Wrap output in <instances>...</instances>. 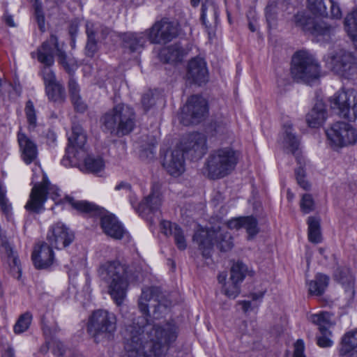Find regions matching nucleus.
Wrapping results in <instances>:
<instances>
[{"label": "nucleus", "mask_w": 357, "mask_h": 357, "mask_svg": "<svg viewBox=\"0 0 357 357\" xmlns=\"http://www.w3.org/2000/svg\"><path fill=\"white\" fill-rule=\"evenodd\" d=\"M178 328L174 321L146 324L125 345L128 357H165L176 342Z\"/></svg>", "instance_id": "1"}, {"label": "nucleus", "mask_w": 357, "mask_h": 357, "mask_svg": "<svg viewBox=\"0 0 357 357\" xmlns=\"http://www.w3.org/2000/svg\"><path fill=\"white\" fill-rule=\"evenodd\" d=\"M239 229L242 228V217L233 218L221 227L215 225L210 229H199L195 231L192 240L198 245L204 257L208 259L211 256L213 245L215 244L221 251H228L233 247L231 234L225 228Z\"/></svg>", "instance_id": "2"}, {"label": "nucleus", "mask_w": 357, "mask_h": 357, "mask_svg": "<svg viewBox=\"0 0 357 357\" xmlns=\"http://www.w3.org/2000/svg\"><path fill=\"white\" fill-rule=\"evenodd\" d=\"M240 157V152L231 146L211 151L205 164L208 177L215 180L229 175L235 169Z\"/></svg>", "instance_id": "3"}, {"label": "nucleus", "mask_w": 357, "mask_h": 357, "mask_svg": "<svg viewBox=\"0 0 357 357\" xmlns=\"http://www.w3.org/2000/svg\"><path fill=\"white\" fill-rule=\"evenodd\" d=\"M49 196L56 204L61 200V190L59 188L52 185L47 176L43 175V181L36 183L31 189L29 199L24 208L31 213H39L45 210L44 204Z\"/></svg>", "instance_id": "4"}, {"label": "nucleus", "mask_w": 357, "mask_h": 357, "mask_svg": "<svg viewBox=\"0 0 357 357\" xmlns=\"http://www.w3.org/2000/svg\"><path fill=\"white\" fill-rule=\"evenodd\" d=\"M291 73L297 82L311 83L319 79L320 66L314 58L308 52H296L291 61Z\"/></svg>", "instance_id": "5"}, {"label": "nucleus", "mask_w": 357, "mask_h": 357, "mask_svg": "<svg viewBox=\"0 0 357 357\" xmlns=\"http://www.w3.org/2000/svg\"><path fill=\"white\" fill-rule=\"evenodd\" d=\"M86 142V135L82 127L74 125L72 127V134L68 137V146L61 164L65 167L76 166L83 159L86 154L84 146Z\"/></svg>", "instance_id": "6"}, {"label": "nucleus", "mask_w": 357, "mask_h": 357, "mask_svg": "<svg viewBox=\"0 0 357 357\" xmlns=\"http://www.w3.org/2000/svg\"><path fill=\"white\" fill-rule=\"evenodd\" d=\"M331 107L338 110L340 117L349 121H355L357 118V92L354 89L337 91L329 99Z\"/></svg>", "instance_id": "7"}, {"label": "nucleus", "mask_w": 357, "mask_h": 357, "mask_svg": "<svg viewBox=\"0 0 357 357\" xmlns=\"http://www.w3.org/2000/svg\"><path fill=\"white\" fill-rule=\"evenodd\" d=\"M178 24L167 17L155 21L151 28L146 30L150 43L159 45L171 42L178 36Z\"/></svg>", "instance_id": "8"}, {"label": "nucleus", "mask_w": 357, "mask_h": 357, "mask_svg": "<svg viewBox=\"0 0 357 357\" xmlns=\"http://www.w3.org/2000/svg\"><path fill=\"white\" fill-rule=\"evenodd\" d=\"M329 145L335 150L355 144L356 130L349 123L337 122L326 131Z\"/></svg>", "instance_id": "9"}, {"label": "nucleus", "mask_w": 357, "mask_h": 357, "mask_svg": "<svg viewBox=\"0 0 357 357\" xmlns=\"http://www.w3.org/2000/svg\"><path fill=\"white\" fill-rule=\"evenodd\" d=\"M326 64L332 71L342 77H349L357 73V58L344 50L328 56Z\"/></svg>", "instance_id": "10"}, {"label": "nucleus", "mask_w": 357, "mask_h": 357, "mask_svg": "<svg viewBox=\"0 0 357 357\" xmlns=\"http://www.w3.org/2000/svg\"><path fill=\"white\" fill-rule=\"evenodd\" d=\"M296 26L303 31L311 33L314 37H322L324 40H328L334 35L335 29L323 21L314 22V19L304 15L297 13L294 17Z\"/></svg>", "instance_id": "11"}, {"label": "nucleus", "mask_w": 357, "mask_h": 357, "mask_svg": "<svg viewBox=\"0 0 357 357\" xmlns=\"http://www.w3.org/2000/svg\"><path fill=\"white\" fill-rule=\"evenodd\" d=\"M110 327L109 312L104 310H98L89 318L87 332L96 342H98L100 338L109 337Z\"/></svg>", "instance_id": "12"}, {"label": "nucleus", "mask_w": 357, "mask_h": 357, "mask_svg": "<svg viewBox=\"0 0 357 357\" xmlns=\"http://www.w3.org/2000/svg\"><path fill=\"white\" fill-rule=\"evenodd\" d=\"M160 294V289L155 287H146L142 289L138 305L144 315L149 317V308H153V317L158 319L160 314L166 310V306L162 305L159 301Z\"/></svg>", "instance_id": "13"}, {"label": "nucleus", "mask_w": 357, "mask_h": 357, "mask_svg": "<svg viewBox=\"0 0 357 357\" xmlns=\"http://www.w3.org/2000/svg\"><path fill=\"white\" fill-rule=\"evenodd\" d=\"M129 275L126 264L120 261H113V300L119 306L126 297Z\"/></svg>", "instance_id": "14"}, {"label": "nucleus", "mask_w": 357, "mask_h": 357, "mask_svg": "<svg viewBox=\"0 0 357 357\" xmlns=\"http://www.w3.org/2000/svg\"><path fill=\"white\" fill-rule=\"evenodd\" d=\"M135 120L134 109L129 105L119 103L113 107V122L117 124L118 136L129 134L135 128Z\"/></svg>", "instance_id": "15"}, {"label": "nucleus", "mask_w": 357, "mask_h": 357, "mask_svg": "<svg viewBox=\"0 0 357 357\" xmlns=\"http://www.w3.org/2000/svg\"><path fill=\"white\" fill-rule=\"evenodd\" d=\"M66 200L76 210L93 215L100 217V225L104 233L112 236V217L106 215L103 208L86 201H76L73 197H66Z\"/></svg>", "instance_id": "16"}, {"label": "nucleus", "mask_w": 357, "mask_h": 357, "mask_svg": "<svg viewBox=\"0 0 357 357\" xmlns=\"http://www.w3.org/2000/svg\"><path fill=\"white\" fill-rule=\"evenodd\" d=\"M207 139L205 135L192 132L185 137L181 142L179 148L191 159H200L206 153Z\"/></svg>", "instance_id": "17"}, {"label": "nucleus", "mask_w": 357, "mask_h": 357, "mask_svg": "<svg viewBox=\"0 0 357 357\" xmlns=\"http://www.w3.org/2000/svg\"><path fill=\"white\" fill-rule=\"evenodd\" d=\"M73 232L61 222L52 225L47 234V241L56 249L68 246L74 240Z\"/></svg>", "instance_id": "18"}, {"label": "nucleus", "mask_w": 357, "mask_h": 357, "mask_svg": "<svg viewBox=\"0 0 357 357\" xmlns=\"http://www.w3.org/2000/svg\"><path fill=\"white\" fill-rule=\"evenodd\" d=\"M59 50H62L59 45L57 37L51 34L50 38L39 46L36 52L31 53L32 58H36L43 66H53L54 63V51L59 57Z\"/></svg>", "instance_id": "19"}, {"label": "nucleus", "mask_w": 357, "mask_h": 357, "mask_svg": "<svg viewBox=\"0 0 357 357\" xmlns=\"http://www.w3.org/2000/svg\"><path fill=\"white\" fill-rule=\"evenodd\" d=\"M162 165L169 174L180 176L185 170L184 153L179 147L175 148L165 155Z\"/></svg>", "instance_id": "20"}, {"label": "nucleus", "mask_w": 357, "mask_h": 357, "mask_svg": "<svg viewBox=\"0 0 357 357\" xmlns=\"http://www.w3.org/2000/svg\"><path fill=\"white\" fill-rule=\"evenodd\" d=\"M34 266L38 269L46 268L53 264L54 254L52 246L47 242L37 244L31 256Z\"/></svg>", "instance_id": "21"}, {"label": "nucleus", "mask_w": 357, "mask_h": 357, "mask_svg": "<svg viewBox=\"0 0 357 357\" xmlns=\"http://www.w3.org/2000/svg\"><path fill=\"white\" fill-rule=\"evenodd\" d=\"M184 112L191 117L192 123H198L208 112L207 102L200 96H192L184 107Z\"/></svg>", "instance_id": "22"}, {"label": "nucleus", "mask_w": 357, "mask_h": 357, "mask_svg": "<svg viewBox=\"0 0 357 357\" xmlns=\"http://www.w3.org/2000/svg\"><path fill=\"white\" fill-rule=\"evenodd\" d=\"M17 142L23 161L29 165L34 162L38 155V149L36 143L31 139L20 128L17 133Z\"/></svg>", "instance_id": "23"}, {"label": "nucleus", "mask_w": 357, "mask_h": 357, "mask_svg": "<svg viewBox=\"0 0 357 357\" xmlns=\"http://www.w3.org/2000/svg\"><path fill=\"white\" fill-rule=\"evenodd\" d=\"M187 77L199 85L205 83L208 80V69L205 61L200 57L192 59L188 63Z\"/></svg>", "instance_id": "24"}, {"label": "nucleus", "mask_w": 357, "mask_h": 357, "mask_svg": "<svg viewBox=\"0 0 357 357\" xmlns=\"http://www.w3.org/2000/svg\"><path fill=\"white\" fill-rule=\"evenodd\" d=\"M333 277L344 287L345 298L348 301H351L355 294L354 279L349 268L344 266H338L334 271Z\"/></svg>", "instance_id": "25"}, {"label": "nucleus", "mask_w": 357, "mask_h": 357, "mask_svg": "<svg viewBox=\"0 0 357 357\" xmlns=\"http://www.w3.org/2000/svg\"><path fill=\"white\" fill-rule=\"evenodd\" d=\"M122 45L130 52L141 51L146 42V31L140 33H124L120 36Z\"/></svg>", "instance_id": "26"}, {"label": "nucleus", "mask_w": 357, "mask_h": 357, "mask_svg": "<svg viewBox=\"0 0 357 357\" xmlns=\"http://www.w3.org/2000/svg\"><path fill=\"white\" fill-rule=\"evenodd\" d=\"M326 119V109L322 101H317L306 116V121L310 127L317 128Z\"/></svg>", "instance_id": "27"}, {"label": "nucleus", "mask_w": 357, "mask_h": 357, "mask_svg": "<svg viewBox=\"0 0 357 357\" xmlns=\"http://www.w3.org/2000/svg\"><path fill=\"white\" fill-rule=\"evenodd\" d=\"M357 348V329L347 332L341 337L337 349L340 357H344Z\"/></svg>", "instance_id": "28"}, {"label": "nucleus", "mask_w": 357, "mask_h": 357, "mask_svg": "<svg viewBox=\"0 0 357 357\" xmlns=\"http://www.w3.org/2000/svg\"><path fill=\"white\" fill-rule=\"evenodd\" d=\"M97 27L91 22L86 23V34L87 40L84 48V54L86 56L92 58L98 51L96 40Z\"/></svg>", "instance_id": "29"}, {"label": "nucleus", "mask_w": 357, "mask_h": 357, "mask_svg": "<svg viewBox=\"0 0 357 357\" xmlns=\"http://www.w3.org/2000/svg\"><path fill=\"white\" fill-rule=\"evenodd\" d=\"M161 204L162 199L160 191L158 189H153L151 193L140 203L139 208L143 213H146V211L154 213L159 209Z\"/></svg>", "instance_id": "30"}, {"label": "nucleus", "mask_w": 357, "mask_h": 357, "mask_svg": "<svg viewBox=\"0 0 357 357\" xmlns=\"http://www.w3.org/2000/svg\"><path fill=\"white\" fill-rule=\"evenodd\" d=\"M45 90L50 102L55 105H62L66 101V89L60 82L51 86H47Z\"/></svg>", "instance_id": "31"}, {"label": "nucleus", "mask_w": 357, "mask_h": 357, "mask_svg": "<svg viewBox=\"0 0 357 357\" xmlns=\"http://www.w3.org/2000/svg\"><path fill=\"white\" fill-rule=\"evenodd\" d=\"M329 283V278L326 275L317 273L314 280L307 282L308 293L310 295H322Z\"/></svg>", "instance_id": "32"}, {"label": "nucleus", "mask_w": 357, "mask_h": 357, "mask_svg": "<svg viewBox=\"0 0 357 357\" xmlns=\"http://www.w3.org/2000/svg\"><path fill=\"white\" fill-rule=\"evenodd\" d=\"M184 54V50L179 45L174 44L162 49L160 56L164 62L174 63L181 61Z\"/></svg>", "instance_id": "33"}, {"label": "nucleus", "mask_w": 357, "mask_h": 357, "mask_svg": "<svg viewBox=\"0 0 357 357\" xmlns=\"http://www.w3.org/2000/svg\"><path fill=\"white\" fill-rule=\"evenodd\" d=\"M165 99L162 94L157 90L149 91L142 97V105L147 112L156 105H163Z\"/></svg>", "instance_id": "34"}, {"label": "nucleus", "mask_w": 357, "mask_h": 357, "mask_svg": "<svg viewBox=\"0 0 357 357\" xmlns=\"http://www.w3.org/2000/svg\"><path fill=\"white\" fill-rule=\"evenodd\" d=\"M284 139L283 146L293 154L296 153L299 145V141L296 135L293 132V128L291 124L287 123L283 126Z\"/></svg>", "instance_id": "35"}, {"label": "nucleus", "mask_w": 357, "mask_h": 357, "mask_svg": "<svg viewBox=\"0 0 357 357\" xmlns=\"http://www.w3.org/2000/svg\"><path fill=\"white\" fill-rule=\"evenodd\" d=\"M98 275L102 284L107 288V293L112 296V262L102 263L98 269Z\"/></svg>", "instance_id": "36"}, {"label": "nucleus", "mask_w": 357, "mask_h": 357, "mask_svg": "<svg viewBox=\"0 0 357 357\" xmlns=\"http://www.w3.org/2000/svg\"><path fill=\"white\" fill-rule=\"evenodd\" d=\"M308 239L313 243H319L321 241L320 231V219L317 217L310 216L307 219Z\"/></svg>", "instance_id": "37"}, {"label": "nucleus", "mask_w": 357, "mask_h": 357, "mask_svg": "<svg viewBox=\"0 0 357 357\" xmlns=\"http://www.w3.org/2000/svg\"><path fill=\"white\" fill-rule=\"evenodd\" d=\"M247 275H253V272L249 271L246 265L243 262L237 261L231 268L229 280L235 281V282H242Z\"/></svg>", "instance_id": "38"}, {"label": "nucleus", "mask_w": 357, "mask_h": 357, "mask_svg": "<svg viewBox=\"0 0 357 357\" xmlns=\"http://www.w3.org/2000/svg\"><path fill=\"white\" fill-rule=\"evenodd\" d=\"M113 239L122 241L124 245L131 241L129 232L125 229L123 224L113 215Z\"/></svg>", "instance_id": "39"}, {"label": "nucleus", "mask_w": 357, "mask_h": 357, "mask_svg": "<svg viewBox=\"0 0 357 357\" xmlns=\"http://www.w3.org/2000/svg\"><path fill=\"white\" fill-rule=\"evenodd\" d=\"M311 321L319 326V331L328 330V327L334 324L331 321V314L328 312H321L310 316Z\"/></svg>", "instance_id": "40"}, {"label": "nucleus", "mask_w": 357, "mask_h": 357, "mask_svg": "<svg viewBox=\"0 0 357 357\" xmlns=\"http://www.w3.org/2000/svg\"><path fill=\"white\" fill-rule=\"evenodd\" d=\"M242 228L246 230L249 240L254 238L259 231L257 220L252 215L242 217Z\"/></svg>", "instance_id": "41"}, {"label": "nucleus", "mask_w": 357, "mask_h": 357, "mask_svg": "<svg viewBox=\"0 0 357 357\" xmlns=\"http://www.w3.org/2000/svg\"><path fill=\"white\" fill-rule=\"evenodd\" d=\"M346 31L353 40H357V9L348 14L344 20Z\"/></svg>", "instance_id": "42"}, {"label": "nucleus", "mask_w": 357, "mask_h": 357, "mask_svg": "<svg viewBox=\"0 0 357 357\" xmlns=\"http://www.w3.org/2000/svg\"><path fill=\"white\" fill-rule=\"evenodd\" d=\"M326 0H307V6L310 11L314 14L321 16H328V10L327 9Z\"/></svg>", "instance_id": "43"}, {"label": "nucleus", "mask_w": 357, "mask_h": 357, "mask_svg": "<svg viewBox=\"0 0 357 357\" xmlns=\"http://www.w3.org/2000/svg\"><path fill=\"white\" fill-rule=\"evenodd\" d=\"M105 167L104 161L101 158L88 156L84 159V167L86 171L92 173L100 172Z\"/></svg>", "instance_id": "44"}, {"label": "nucleus", "mask_w": 357, "mask_h": 357, "mask_svg": "<svg viewBox=\"0 0 357 357\" xmlns=\"http://www.w3.org/2000/svg\"><path fill=\"white\" fill-rule=\"evenodd\" d=\"M0 93L2 96L13 98L20 94V89L17 85H13L7 81L0 80Z\"/></svg>", "instance_id": "45"}, {"label": "nucleus", "mask_w": 357, "mask_h": 357, "mask_svg": "<svg viewBox=\"0 0 357 357\" xmlns=\"http://www.w3.org/2000/svg\"><path fill=\"white\" fill-rule=\"evenodd\" d=\"M25 114L29 130H33L37 126L36 112L31 100H28L25 106Z\"/></svg>", "instance_id": "46"}, {"label": "nucleus", "mask_w": 357, "mask_h": 357, "mask_svg": "<svg viewBox=\"0 0 357 357\" xmlns=\"http://www.w3.org/2000/svg\"><path fill=\"white\" fill-rule=\"evenodd\" d=\"M32 320V315L30 312H25L22 314L14 326V331L15 333H21L24 332L29 327Z\"/></svg>", "instance_id": "47"}, {"label": "nucleus", "mask_w": 357, "mask_h": 357, "mask_svg": "<svg viewBox=\"0 0 357 357\" xmlns=\"http://www.w3.org/2000/svg\"><path fill=\"white\" fill-rule=\"evenodd\" d=\"M0 209L7 217L12 214V204L6 197V190L0 183Z\"/></svg>", "instance_id": "48"}, {"label": "nucleus", "mask_w": 357, "mask_h": 357, "mask_svg": "<svg viewBox=\"0 0 357 357\" xmlns=\"http://www.w3.org/2000/svg\"><path fill=\"white\" fill-rule=\"evenodd\" d=\"M52 66H43L40 70L45 88L47 87V86H51L59 82L56 81L54 72L51 68Z\"/></svg>", "instance_id": "49"}, {"label": "nucleus", "mask_w": 357, "mask_h": 357, "mask_svg": "<svg viewBox=\"0 0 357 357\" xmlns=\"http://www.w3.org/2000/svg\"><path fill=\"white\" fill-rule=\"evenodd\" d=\"M58 62L69 74L73 73L77 68V65L73 61L67 59L66 54L63 50H59Z\"/></svg>", "instance_id": "50"}, {"label": "nucleus", "mask_w": 357, "mask_h": 357, "mask_svg": "<svg viewBox=\"0 0 357 357\" xmlns=\"http://www.w3.org/2000/svg\"><path fill=\"white\" fill-rule=\"evenodd\" d=\"M208 13L212 14L213 20L216 22L218 17V12L217 7L212 3L208 4V6L206 4L202 5L201 19L202 20L203 24H204L206 26H207L206 18L208 16Z\"/></svg>", "instance_id": "51"}, {"label": "nucleus", "mask_w": 357, "mask_h": 357, "mask_svg": "<svg viewBox=\"0 0 357 357\" xmlns=\"http://www.w3.org/2000/svg\"><path fill=\"white\" fill-rule=\"evenodd\" d=\"M321 335L317 337V344L319 347L323 348L331 347L333 344V341L331 337L332 333L329 330L320 331Z\"/></svg>", "instance_id": "52"}, {"label": "nucleus", "mask_w": 357, "mask_h": 357, "mask_svg": "<svg viewBox=\"0 0 357 357\" xmlns=\"http://www.w3.org/2000/svg\"><path fill=\"white\" fill-rule=\"evenodd\" d=\"M174 236V243L178 248V249L181 250H184L187 248V243L185 241V238L183 234V231L181 229V227H175L174 230V233L172 235Z\"/></svg>", "instance_id": "53"}, {"label": "nucleus", "mask_w": 357, "mask_h": 357, "mask_svg": "<svg viewBox=\"0 0 357 357\" xmlns=\"http://www.w3.org/2000/svg\"><path fill=\"white\" fill-rule=\"evenodd\" d=\"M300 206L305 213H309L314 209V202L311 195L305 194L301 200Z\"/></svg>", "instance_id": "54"}, {"label": "nucleus", "mask_w": 357, "mask_h": 357, "mask_svg": "<svg viewBox=\"0 0 357 357\" xmlns=\"http://www.w3.org/2000/svg\"><path fill=\"white\" fill-rule=\"evenodd\" d=\"M241 282H235V281H229L225 284L224 292L229 298H235L240 293Z\"/></svg>", "instance_id": "55"}, {"label": "nucleus", "mask_w": 357, "mask_h": 357, "mask_svg": "<svg viewBox=\"0 0 357 357\" xmlns=\"http://www.w3.org/2000/svg\"><path fill=\"white\" fill-rule=\"evenodd\" d=\"M296 178L298 184L304 190H308L310 188V184L305 180V170L299 167L295 170Z\"/></svg>", "instance_id": "56"}, {"label": "nucleus", "mask_w": 357, "mask_h": 357, "mask_svg": "<svg viewBox=\"0 0 357 357\" xmlns=\"http://www.w3.org/2000/svg\"><path fill=\"white\" fill-rule=\"evenodd\" d=\"M35 7V13L36 20L39 26V29L41 31H45V16L42 10L41 3H36L34 5Z\"/></svg>", "instance_id": "57"}, {"label": "nucleus", "mask_w": 357, "mask_h": 357, "mask_svg": "<svg viewBox=\"0 0 357 357\" xmlns=\"http://www.w3.org/2000/svg\"><path fill=\"white\" fill-rule=\"evenodd\" d=\"M328 2L327 8L329 7L331 17L336 19H340L342 17V13L339 6L333 1V0H326Z\"/></svg>", "instance_id": "58"}, {"label": "nucleus", "mask_w": 357, "mask_h": 357, "mask_svg": "<svg viewBox=\"0 0 357 357\" xmlns=\"http://www.w3.org/2000/svg\"><path fill=\"white\" fill-rule=\"evenodd\" d=\"M71 102L75 107V109L79 112H84L87 109V105L83 100L80 94L76 97H73L70 98Z\"/></svg>", "instance_id": "59"}, {"label": "nucleus", "mask_w": 357, "mask_h": 357, "mask_svg": "<svg viewBox=\"0 0 357 357\" xmlns=\"http://www.w3.org/2000/svg\"><path fill=\"white\" fill-rule=\"evenodd\" d=\"M101 128L104 132L112 133V114L110 112L105 113L100 119Z\"/></svg>", "instance_id": "60"}, {"label": "nucleus", "mask_w": 357, "mask_h": 357, "mask_svg": "<svg viewBox=\"0 0 357 357\" xmlns=\"http://www.w3.org/2000/svg\"><path fill=\"white\" fill-rule=\"evenodd\" d=\"M161 231L165 236H171L174 233L175 227H178L176 224L171 222L163 220L160 223Z\"/></svg>", "instance_id": "61"}, {"label": "nucleus", "mask_w": 357, "mask_h": 357, "mask_svg": "<svg viewBox=\"0 0 357 357\" xmlns=\"http://www.w3.org/2000/svg\"><path fill=\"white\" fill-rule=\"evenodd\" d=\"M68 91L70 98L76 97L79 96V94H80V89H79V85L73 77H70L68 81Z\"/></svg>", "instance_id": "62"}, {"label": "nucleus", "mask_w": 357, "mask_h": 357, "mask_svg": "<svg viewBox=\"0 0 357 357\" xmlns=\"http://www.w3.org/2000/svg\"><path fill=\"white\" fill-rule=\"evenodd\" d=\"M304 342L302 340H298L294 344V357H306L304 354Z\"/></svg>", "instance_id": "63"}, {"label": "nucleus", "mask_w": 357, "mask_h": 357, "mask_svg": "<svg viewBox=\"0 0 357 357\" xmlns=\"http://www.w3.org/2000/svg\"><path fill=\"white\" fill-rule=\"evenodd\" d=\"M131 186L126 182H121L119 185L115 187L116 191L123 190L125 193H128L130 191Z\"/></svg>", "instance_id": "64"}]
</instances>
